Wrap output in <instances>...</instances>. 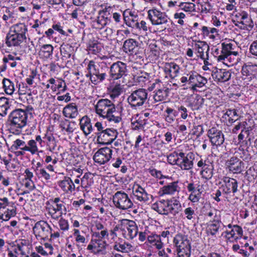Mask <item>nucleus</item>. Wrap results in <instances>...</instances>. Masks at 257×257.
Masks as SVG:
<instances>
[{
    "label": "nucleus",
    "instance_id": "f257e3e1",
    "mask_svg": "<svg viewBox=\"0 0 257 257\" xmlns=\"http://www.w3.org/2000/svg\"><path fill=\"white\" fill-rule=\"evenodd\" d=\"M103 60L97 64L91 60L88 64L87 69L88 72L86 74V77L89 78L91 82L94 85L102 82L107 76V73L109 70L107 63L110 64L109 59L104 57Z\"/></svg>",
    "mask_w": 257,
    "mask_h": 257
},
{
    "label": "nucleus",
    "instance_id": "f03ea898",
    "mask_svg": "<svg viewBox=\"0 0 257 257\" xmlns=\"http://www.w3.org/2000/svg\"><path fill=\"white\" fill-rule=\"evenodd\" d=\"M95 106L96 113L109 122L117 123L121 120L120 112L116 110L115 104L111 100L100 99Z\"/></svg>",
    "mask_w": 257,
    "mask_h": 257
},
{
    "label": "nucleus",
    "instance_id": "7ed1b4c3",
    "mask_svg": "<svg viewBox=\"0 0 257 257\" xmlns=\"http://www.w3.org/2000/svg\"><path fill=\"white\" fill-rule=\"evenodd\" d=\"M28 112L22 109H16L12 111L9 116V129L11 133L19 134L22 129L26 125Z\"/></svg>",
    "mask_w": 257,
    "mask_h": 257
},
{
    "label": "nucleus",
    "instance_id": "20e7f679",
    "mask_svg": "<svg viewBox=\"0 0 257 257\" xmlns=\"http://www.w3.org/2000/svg\"><path fill=\"white\" fill-rule=\"evenodd\" d=\"M15 202L10 201L8 198H0V219L7 221L17 214Z\"/></svg>",
    "mask_w": 257,
    "mask_h": 257
},
{
    "label": "nucleus",
    "instance_id": "39448f33",
    "mask_svg": "<svg viewBox=\"0 0 257 257\" xmlns=\"http://www.w3.org/2000/svg\"><path fill=\"white\" fill-rule=\"evenodd\" d=\"M119 228L122 235L127 240L134 239L138 233V227L136 223L132 220H120Z\"/></svg>",
    "mask_w": 257,
    "mask_h": 257
},
{
    "label": "nucleus",
    "instance_id": "423d86ee",
    "mask_svg": "<svg viewBox=\"0 0 257 257\" xmlns=\"http://www.w3.org/2000/svg\"><path fill=\"white\" fill-rule=\"evenodd\" d=\"M112 202L116 208L121 210L132 208L134 205L128 194L123 191H118L113 195Z\"/></svg>",
    "mask_w": 257,
    "mask_h": 257
},
{
    "label": "nucleus",
    "instance_id": "0eeeda50",
    "mask_svg": "<svg viewBox=\"0 0 257 257\" xmlns=\"http://www.w3.org/2000/svg\"><path fill=\"white\" fill-rule=\"evenodd\" d=\"M18 257H31V245L27 239H17L9 243Z\"/></svg>",
    "mask_w": 257,
    "mask_h": 257
},
{
    "label": "nucleus",
    "instance_id": "6e6552de",
    "mask_svg": "<svg viewBox=\"0 0 257 257\" xmlns=\"http://www.w3.org/2000/svg\"><path fill=\"white\" fill-rule=\"evenodd\" d=\"M111 7H105L98 12V16L92 22L93 28L101 30L111 22L112 13Z\"/></svg>",
    "mask_w": 257,
    "mask_h": 257
},
{
    "label": "nucleus",
    "instance_id": "1a4fd4ad",
    "mask_svg": "<svg viewBox=\"0 0 257 257\" xmlns=\"http://www.w3.org/2000/svg\"><path fill=\"white\" fill-rule=\"evenodd\" d=\"M232 21L236 26L243 30L251 29L253 27L250 16L243 11L236 13L233 16Z\"/></svg>",
    "mask_w": 257,
    "mask_h": 257
},
{
    "label": "nucleus",
    "instance_id": "9d476101",
    "mask_svg": "<svg viewBox=\"0 0 257 257\" xmlns=\"http://www.w3.org/2000/svg\"><path fill=\"white\" fill-rule=\"evenodd\" d=\"M33 230L38 239L45 240L49 239L52 228L47 221L40 220L35 224Z\"/></svg>",
    "mask_w": 257,
    "mask_h": 257
},
{
    "label": "nucleus",
    "instance_id": "9b49d317",
    "mask_svg": "<svg viewBox=\"0 0 257 257\" xmlns=\"http://www.w3.org/2000/svg\"><path fill=\"white\" fill-rule=\"evenodd\" d=\"M148 98L147 91L143 88L136 90L127 97V102L133 107L142 106Z\"/></svg>",
    "mask_w": 257,
    "mask_h": 257
},
{
    "label": "nucleus",
    "instance_id": "f8f14e48",
    "mask_svg": "<svg viewBox=\"0 0 257 257\" xmlns=\"http://www.w3.org/2000/svg\"><path fill=\"white\" fill-rule=\"evenodd\" d=\"M149 20L153 25H162V28L166 29V25L168 23L169 18L164 12H162L157 9H152L148 12Z\"/></svg>",
    "mask_w": 257,
    "mask_h": 257
},
{
    "label": "nucleus",
    "instance_id": "ddd939ff",
    "mask_svg": "<svg viewBox=\"0 0 257 257\" xmlns=\"http://www.w3.org/2000/svg\"><path fill=\"white\" fill-rule=\"evenodd\" d=\"M235 46L230 43H221V50L220 55L217 57V60L226 64V62L229 61L231 56H236L238 53L235 51Z\"/></svg>",
    "mask_w": 257,
    "mask_h": 257
},
{
    "label": "nucleus",
    "instance_id": "4468645a",
    "mask_svg": "<svg viewBox=\"0 0 257 257\" xmlns=\"http://www.w3.org/2000/svg\"><path fill=\"white\" fill-rule=\"evenodd\" d=\"M112 150L107 147L99 149L93 156L95 163L99 165H104L112 158Z\"/></svg>",
    "mask_w": 257,
    "mask_h": 257
},
{
    "label": "nucleus",
    "instance_id": "2eb2a0df",
    "mask_svg": "<svg viewBox=\"0 0 257 257\" xmlns=\"http://www.w3.org/2000/svg\"><path fill=\"white\" fill-rule=\"evenodd\" d=\"M126 64L121 61L113 63L109 68L110 76L113 80H117L126 75Z\"/></svg>",
    "mask_w": 257,
    "mask_h": 257
},
{
    "label": "nucleus",
    "instance_id": "dca6fc26",
    "mask_svg": "<svg viewBox=\"0 0 257 257\" xmlns=\"http://www.w3.org/2000/svg\"><path fill=\"white\" fill-rule=\"evenodd\" d=\"M187 189L188 192H191L188 197V199L193 203L198 202L203 192L202 186L199 184V183L191 182L188 183Z\"/></svg>",
    "mask_w": 257,
    "mask_h": 257
},
{
    "label": "nucleus",
    "instance_id": "f3484780",
    "mask_svg": "<svg viewBox=\"0 0 257 257\" xmlns=\"http://www.w3.org/2000/svg\"><path fill=\"white\" fill-rule=\"evenodd\" d=\"M207 135L213 146H220L224 142V136L223 133L216 127L210 128L208 131Z\"/></svg>",
    "mask_w": 257,
    "mask_h": 257
},
{
    "label": "nucleus",
    "instance_id": "a211bd4d",
    "mask_svg": "<svg viewBox=\"0 0 257 257\" xmlns=\"http://www.w3.org/2000/svg\"><path fill=\"white\" fill-rule=\"evenodd\" d=\"M117 134L116 130L108 128L103 133L97 136V140L99 144L109 145L116 140Z\"/></svg>",
    "mask_w": 257,
    "mask_h": 257
},
{
    "label": "nucleus",
    "instance_id": "6ab92c4d",
    "mask_svg": "<svg viewBox=\"0 0 257 257\" xmlns=\"http://www.w3.org/2000/svg\"><path fill=\"white\" fill-rule=\"evenodd\" d=\"M194 49L197 56L202 60H205V64H208L210 49L209 45L205 42L199 41L194 44Z\"/></svg>",
    "mask_w": 257,
    "mask_h": 257
},
{
    "label": "nucleus",
    "instance_id": "aec40b11",
    "mask_svg": "<svg viewBox=\"0 0 257 257\" xmlns=\"http://www.w3.org/2000/svg\"><path fill=\"white\" fill-rule=\"evenodd\" d=\"M180 191L178 181H174L166 184L160 188L159 194L160 196H173L178 194Z\"/></svg>",
    "mask_w": 257,
    "mask_h": 257
},
{
    "label": "nucleus",
    "instance_id": "412c9836",
    "mask_svg": "<svg viewBox=\"0 0 257 257\" xmlns=\"http://www.w3.org/2000/svg\"><path fill=\"white\" fill-rule=\"evenodd\" d=\"M222 181L221 187L224 193L229 194L231 192L235 193L237 192L238 183L236 180L228 177H224Z\"/></svg>",
    "mask_w": 257,
    "mask_h": 257
},
{
    "label": "nucleus",
    "instance_id": "4be33fe9",
    "mask_svg": "<svg viewBox=\"0 0 257 257\" xmlns=\"http://www.w3.org/2000/svg\"><path fill=\"white\" fill-rule=\"evenodd\" d=\"M67 211V209L63 202L51 204L49 207L48 214L52 219L57 220L63 214H66Z\"/></svg>",
    "mask_w": 257,
    "mask_h": 257
},
{
    "label": "nucleus",
    "instance_id": "5701e85b",
    "mask_svg": "<svg viewBox=\"0 0 257 257\" xmlns=\"http://www.w3.org/2000/svg\"><path fill=\"white\" fill-rule=\"evenodd\" d=\"M225 165L229 171L236 174L241 173L244 168L243 162L236 157H232L228 160Z\"/></svg>",
    "mask_w": 257,
    "mask_h": 257
},
{
    "label": "nucleus",
    "instance_id": "b1692460",
    "mask_svg": "<svg viewBox=\"0 0 257 257\" xmlns=\"http://www.w3.org/2000/svg\"><path fill=\"white\" fill-rule=\"evenodd\" d=\"M197 166L202 169L201 174L203 178L209 180L212 177L213 166L208 160L201 159L198 162Z\"/></svg>",
    "mask_w": 257,
    "mask_h": 257
},
{
    "label": "nucleus",
    "instance_id": "393cba45",
    "mask_svg": "<svg viewBox=\"0 0 257 257\" xmlns=\"http://www.w3.org/2000/svg\"><path fill=\"white\" fill-rule=\"evenodd\" d=\"M133 194L137 201L142 203H146L150 200V195L145 189L138 184L134 185L133 187Z\"/></svg>",
    "mask_w": 257,
    "mask_h": 257
},
{
    "label": "nucleus",
    "instance_id": "a878e982",
    "mask_svg": "<svg viewBox=\"0 0 257 257\" xmlns=\"http://www.w3.org/2000/svg\"><path fill=\"white\" fill-rule=\"evenodd\" d=\"M227 227L231 229L230 231H225L227 239L229 241L233 242L242 237L243 231L240 226L237 225H232L231 224H229Z\"/></svg>",
    "mask_w": 257,
    "mask_h": 257
},
{
    "label": "nucleus",
    "instance_id": "bb28decb",
    "mask_svg": "<svg viewBox=\"0 0 257 257\" xmlns=\"http://www.w3.org/2000/svg\"><path fill=\"white\" fill-rule=\"evenodd\" d=\"M241 73L244 77L243 79H252L257 74V65L251 62L244 64L241 69Z\"/></svg>",
    "mask_w": 257,
    "mask_h": 257
},
{
    "label": "nucleus",
    "instance_id": "cd10ccee",
    "mask_svg": "<svg viewBox=\"0 0 257 257\" xmlns=\"http://www.w3.org/2000/svg\"><path fill=\"white\" fill-rule=\"evenodd\" d=\"M163 69L167 76L174 79L178 76L180 67L174 62L165 63Z\"/></svg>",
    "mask_w": 257,
    "mask_h": 257
},
{
    "label": "nucleus",
    "instance_id": "c85d7f7f",
    "mask_svg": "<svg viewBox=\"0 0 257 257\" xmlns=\"http://www.w3.org/2000/svg\"><path fill=\"white\" fill-rule=\"evenodd\" d=\"M167 207L168 215L176 216L182 211V207L180 201L175 198L168 199Z\"/></svg>",
    "mask_w": 257,
    "mask_h": 257
},
{
    "label": "nucleus",
    "instance_id": "c756f323",
    "mask_svg": "<svg viewBox=\"0 0 257 257\" xmlns=\"http://www.w3.org/2000/svg\"><path fill=\"white\" fill-rule=\"evenodd\" d=\"M44 143L46 144V149L51 152H53L57 146L56 141L53 134L48 129L43 136Z\"/></svg>",
    "mask_w": 257,
    "mask_h": 257
},
{
    "label": "nucleus",
    "instance_id": "7c9ffc66",
    "mask_svg": "<svg viewBox=\"0 0 257 257\" xmlns=\"http://www.w3.org/2000/svg\"><path fill=\"white\" fill-rule=\"evenodd\" d=\"M194 155L189 153L185 155L183 153V157L180 158L178 166L183 170H189L193 167Z\"/></svg>",
    "mask_w": 257,
    "mask_h": 257
},
{
    "label": "nucleus",
    "instance_id": "2f4dec72",
    "mask_svg": "<svg viewBox=\"0 0 257 257\" xmlns=\"http://www.w3.org/2000/svg\"><path fill=\"white\" fill-rule=\"evenodd\" d=\"M11 33H15L25 41L27 39L28 26L24 23H19L13 25L10 28Z\"/></svg>",
    "mask_w": 257,
    "mask_h": 257
},
{
    "label": "nucleus",
    "instance_id": "473e14b6",
    "mask_svg": "<svg viewBox=\"0 0 257 257\" xmlns=\"http://www.w3.org/2000/svg\"><path fill=\"white\" fill-rule=\"evenodd\" d=\"M154 92L153 98L156 102L165 100L168 96L169 88L164 84L160 85Z\"/></svg>",
    "mask_w": 257,
    "mask_h": 257
},
{
    "label": "nucleus",
    "instance_id": "72a5a7b5",
    "mask_svg": "<svg viewBox=\"0 0 257 257\" xmlns=\"http://www.w3.org/2000/svg\"><path fill=\"white\" fill-rule=\"evenodd\" d=\"M173 245L176 249L191 246V244L186 235L178 233L174 236L173 240Z\"/></svg>",
    "mask_w": 257,
    "mask_h": 257
},
{
    "label": "nucleus",
    "instance_id": "f704fd0d",
    "mask_svg": "<svg viewBox=\"0 0 257 257\" xmlns=\"http://www.w3.org/2000/svg\"><path fill=\"white\" fill-rule=\"evenodd\" d=\"M212 76L215 81L219 82H225L230 79L231 74L228 70L220 69L213 71Z\"/></svg>",
    "mask_w": 257,
    "mask_h": 257
},
{
    "label": "nucleus",
    "instance_id": "c9c22d12",
    "mask_svg": "<svg viewBox=\"0 0 257 257\" xmlns=\"http://www.w3.org/2000/svg\"><path fill=\"white\" fill-rule=\"evenodd\" d=\"M58 185L65 193H72L75 190V187L71 179L69 177H64L63 179L59 181Z\"/></svg>",
    "mask_w": 257,
    "mask_h": 257
},
{
    "label": "nucleus",
    "instance_id": "e433bc0d",
    "mask_svg": "<svg viewBox=\"0 0 257 257\" xmlns=\"http://www.w3.org/2000/svg\"><path fill=\"white\" fill-rule=\"evenodd\" d=\"M25 41L19 37L15 33H11L7 34L6 38V44L9 47L19 46Z\"/></svg>",
    "mask_w": 257,
    "mask_h": 257
},
{
    "label": "nucleus",
    "instance_id": "4c0bfd02",
    "mask_svg": "<svg viewBox=\"0 0 257 257\" xmlns=\"http://www.w3.org/2000/svg\"><path fill=\"white\" fill-rule=\"evenodd\" d=\"M197 73L195 71H191L181 76L180 80L182 84V86L189 84L191 86L192 89L194 90V84L195 83Z\"/></svg>",
    "mask_w": 257,
    "mask_h": 257
},
{
    "label": "nucleus",
    "instance_id": "58836bf2",
    "mask_svg": "<svg viewBox=\"0 0 257 257\" xmlns=\"http://www.w3.org/2000/svg\"><path fill=\"white\" fill-rule=\"evenodd\" d=\"M123 19L125 24L132 28H134L138 21V16L134 12L125 11L123 14Z\"/></svg>",
    "mask_w": 257,
    "mask_h": 257
},
{
    "label": "nucleus",
    "instance_id": "ea45409f",
    "mask_svg": "<svg viewBox=\"0 0 257 257\" xmlns=\"http://www.w3.org/2000/svg\"><path fill=\"white\" fill-rule=\"evenodd\" d=\"M15 56L11 54L5 56L3 58L2 64L0 66L1 72L5 71L9 65L12 68H15L17 65V63L15 61Z\"/></svg>",
    "mask_w": 257,
    "mask_h": 257
},
{
    "label": "nucleus",
    "instance_id": "a19ab883",
    "mask_svg": "<svg viewBox=\"0 0 257 257\" xmlns=\"http://www.w3.org/2000/svg\"><path fill=\"white\" fill-rule=\"evenodd\" d=\"M64 115L70 118H74L78 114V108L75 103H71L64 107L63 110Z\"/></svg>",
    "mask_w": 257,
    "mask_h": 257
},
{
    "label": "nucleus",
    "instance_id": "79ce46f5",
    "mask_svg": "<svg viewBox=\"0 0 257 257\" xmlns=\"http://www.w3.org/2000/svg\"><path fill=\"white\" fill-rule=\"evenodd\" d=\"M221 221L219 218L210 220L207 224V233L208 235L214 236L219 232L220 228Z\"/></svg>",
    "mask_w": 257,
    "mask_h": 257
},
{
    "label": "nucleus",
    "instance_id": "37998d69",
    "mask_svg": "<svg viewBox=\"0 0 257 257\" xmlns=\"http://www.w3.org/2000/svg\"><path fill=\"white\" fill-rule=\"evenodd\" d=\"M80 125L81 130L84 134L87 136L89 135L93 130L90 119L87 116H84L80 120Z\"/></svg>",
    "mask_w": 257,
    "mask_h": 257
},
{
    "label": "nucleus",
    "instance_id": "c03bdc74",
    "mask_svg": "<svg viewBox=\"0 0 257 257\" xmlns=\"http://www.w3.org/2000/svg\"><path fill=\"white\" fill-rule=\"evenodd\" d=\"M138 46V42L133 39H128L123 43V49L126 53H136Z\"/></svg>",
    "mask_w": 257,
    "mask_h": 257
},
{
    "label": "nucleus",
    "instance_id": "a18cd8bd",
    "mask_svg": "<svg viewBox=\"0 0 257 257\" xmlns=\"http://www.w3.org/2000/svg\"><path fill=\"white\" fill-rule=\"evenodd\" d=\"M178 115V112L172 108L167 107L164 111V116L166 122L169 123H173Z\"/></svg>",
    "mask_w": 257,
    "mask_h": 257
},
{
    "label": "nucleus",
    "instance_id": "49530a36",
    "mask_svg": "<svg viewBox=\"0 0 257 257\" xmlns=\"http://www.w3.org/2000/svg\"><path fill=\"white\" fill-rule=\"evenodd\" d=\"M149 242L155 246L158 249H161L164 245L163 239L157 234H152L148 236Z\"/></svg>",
    "mask_w": 257,
    "mask_h": 257
},
{
    "label": "nucleus",
    "instance_id": "de8ad7c7",
    "mask_svg": "<svg viewBox=\"0 0 257 257\" xmlns=\"http://www.w3.org/2000/svg\"><path fill=\"white\" fill-rule=\"evenodd\" d=\"M183 157V152L174 151L167 156V161L171 165H178L180 158Z\"/></svg>",
    "mask_w": 257,
    "mask_h": 257
},
{
    "label": "nucleus",
    "instance_id": "09e8293b",
    "mask_svg": "<svg viewBox=\"0 0 257 257\" xmlns=\"http://www.w3.org/2000/svg\"><path fill=\"white\" fill-rule=\"evenodd\" d=\"M146 124V120L142 116L138 117L137 116L131 120L132 127L134 130L143 129Z\"/></svg>",
    "mask_w": 257,
    "mask_h": 257
},
{
    "label": "nucleus",
    "instance_id": "8fccbe9b",
    "mask_svg": "<svg viewBox=\"0 0 257 257\" xmlns=\"http://www.w3.org/2000/svg\"><path fill=\"white\" fill-rule=\"evenodd\" d=\"M10 108V101L6 97L0 98V115L4 116L7 115Z\"/></svg>",
    "mask_w": 257,
    "mask_h": 257
},
{
    "label": "nucleus",
    "instance_id": "3c124183",
    "mask_svg": "<svg viewBox=\"0 0 257 257\" xmlns=\"http://www.w3.org/2000/svg\"><path fill=\"white\" fill-rule=\"evenodd\" d=\"M73 51L72 47L69 44L63 43L60 47V52L62 56L66 59L70 58Z\"/></svg>",
    "mask_w": 257,
    "mask_h": 257
},
{
    "label": "nucleus",
    "instance_id": "603ef678",
    "mask_svg": "<svg viewBox=\"0 0 257 257\" xmlns=\"http://www.w3.org/2000/svg\"><path fill=\"white\" fill-rule=\"evenodd\" d=\"M3 83L5 92L9 95L13 94L15 90L14 83L10 79L6 78L3 79Z\"/></svg>",
    "mask_w": 257,
    "mask_h": 257
},
{
    "label": "nucleus",
    "instance_id": "864d4df0",
    "mask_svg": "<svg viewBox=\"0 0 257 257\" xmlns=\"http://www.w3.org/2000/svg\"><path fill=\"white\" fill-rule=\"evenodd\" d=\"M25 151L29 152L32 155H34L38 152V148L36 141L34 140H29L26 144Z\"/></svg>",
    "mask_w": 257,
    "mask_h": 257
},
{
    "label": "nucleus",
    "instance_id": "5fc2aeb1",
    "mask_svg": "<svg viewBox=\"0 0 257 257\" xmlns=\"http://www.w3.org/2000/svg\"><path fill=\"white\" fill-rule=\"evenodd\" d=\"M75 122H70L67 119H64L61 121L60 126L62 130H65L68 133H71L74 131L72 125H74Z\"/></svg>",
    "mask_w": 257,
    "mask_h": 257
},
{
    "label": "nucleus",
    "instance_id": "6e6d98bb",
    "mask_svg": "<svg viewBox=\"0 0 257 257\" xmlns=\"http://www.w3.org/2000/svg\"><path fill=\"white\" fill-rule=\"evenodd\" d=\"M54 48L50 44H44L42 46L40 52L45 58H48L52 56Z\"/></svg>",
    "mask_w": 257,
    "mask_h": 257
},
{
    "label": "nucleus",
    "instance_id": "4d7b16f0",
    "mask_svg": "<svg viewBox=\"0 0 257 257\" xmlns=\"http://www.w3.org/2000/svg\"><path fill=\"white\" fill-rule=\"evenodd\" d=\"M224 115H227L229 117L228 121L231 123L238 119V114L237 113V110L235 109H228L226 110Z\"/></svg>",
    "mask_w": 257,
    "mask_h": 257
},
{
    "label": "nucleus",
    "instance_id": "13d9d810",
    "mask_svg": "<svg viewBox=\"0 0 257 257\" xmlns=\"http://www.w3.org/2000/svg\"><path fill=\"white\" fill-rule=\"evenodd\" d=\"M13 12H11L8 7H3L0 10V16L2 17L3 20L7 22L9 19L13 18Z\"/></svg>",
    "mask_w": 257,
    "mask_h": 257
},
{
    "label": "nucleus",
    "instance_id": "bf43d9fd",
    "mask_svg": "<svg viewBox=\"0 0 257 257\" xmlns=\"http://www.w3.org/2000/svg\"><path fill=\"white\" fill-rule=\"evenodd\" d=\"M35 174L39 179H43L46 181H48L51 178L50 175L47 172L45 168L36 169Z\"/></svg>",
    "mask_w": 257,
    "mask_h": 257
},
{
    "label": "nucleus",
    "instance_id": "052dcab7",
    "mask_svg": "<svg viewBox=\"0 0 257 257\" xmlns=\"http://www.w3.org/2000/svg\"><path fill=\"white\" fill-rule=\"evenodd\" d=\"M168 200L162 199L160 200L158 203L159 213L162 215H168L167 207Z\"/></svg>",
    "mask_w": 257,
    "mask_h": 257
},
{
    "label": "nucleus",
    "instance_id": "680f3d73",
    "mask_svg": "<svg viewBox=\"0 0 257 257\" xmlns=\"http://www.w3.org/2000/svg\"><path fill=\"white\" fill-rule=\"evenodd\" d=\"M103 240L92 237V241H95V244H96V250L97 251H101L106 249L107 244L106 241Z\"/></svg>",
    "mask_w": 257,
    "mask_h": 257
},
{
    "label": "nucleus",
    "instance_id": "e2e57ef3",
    "mask_svg": "<svg viewBox=\"0 0 257 257\" xmlns=\"http://www.w3.org/2000/svg\"><path fill=\"white\" fill-rule=\"evenodd\" d=\"M191 246L176 249L177 257H190Z\"/></svg>",
    "mask_w": 257,
    "mask_h": 257
},
{
    "label": "nucleus",
    "instance_id": "0e129e2a",
    "mask_svg": "<svg viewBox=\"0 0 257 257\" xmlns=\"http://www.w3.org/2000/svg\"><path fill=\"white\" fill-rule=\"evenodd\" d=\"M109 236V230H101L100 231H92V237L93 238H99L100 239H105L108 238Z\"/></svg>",
    "mask_w": 257,
    "mask_h": 257
},
{
    "label": "nucleus",
    "instance_id": "69168bd1",
    "mask_svg": "<svg viewBox=\"0 0 257 257\" xmlns=\"http://www.w3.org/2000/svg\"><path fill=\"white\" fill-rule=\"evenodd\" d=\"M26 143L23 140L17 139L13 143L11 146V149L13 150H17L20 149L22 151H25L26 147Z\"/></svg>",
    "mask_w": 257,
    "mask_h": 257
},
{
    "label": "nucleus",
    "instance_id": "338daca9",
    "mask_svg": "<svg viewBox=\"0 0 257 257\" xmlns=\"http://www.w3.org/2000/svg\"><path fill=\"white\" fill-rule=\"evenodd\" d=\"M207 82V79L201 76L198 73H197V75L195 80V83L194 84V89H196V87H201L202 86L204 85Z\"/></svg>",
    "mask_w": 257,
    "mask_h": 257
},
{
    "label": "nucleus",
    "instance_id": "774afa93",
    "mask_svg": "<svg viewBox=\"0 0 257 257\" xmlns=\"http://www.w3.org/2000/svg\"><path fill=\"white\" fill-rule=\"evenodd\" d=\"M60 230L63 231H67L69 229L68 221L63 217H60L58 221Z\"/></svg>",
    "mask_w": 257,
    "mask_h": 257
}]
</instances>
